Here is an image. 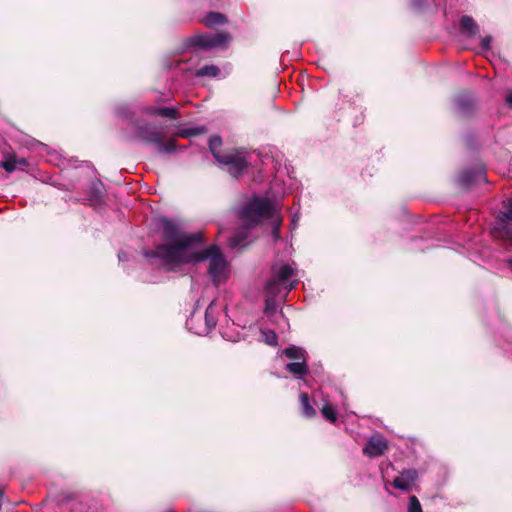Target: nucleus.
I'll return each mask as SVG.
<instances>
[{
	"mask_svg": "<svg viewBox=\"0 0 512 512\" xmlns=\"http://www.w3.org/2000/svg\"><path fill=\"white\" fill-rule=\"evenodd\" d=\"M222 146V139L219 136H212L209 139V149L213 155V157L218 160L223 154L220 151V147Z\"/></svg>",
	"mask_w": 512,
	"mask_h": 512,
	"instance_id": "nucleus-15",
	"label": "nucleus"
},
{
	"mask_svg": "<svg viewBox=\"0 0 512 512\" xmlns=\"http://www.w3.org/2000/svg\"><path fill=\"white\" fill-rule=\"evenodd\" d=\"M274 310H275V304H274V302H273L272 300H269V299H268V300L266 301L265 312H266V313H270V312H272V311H274Z\"/></svg>",
	"mask_w": 512,
	"mask_h": 512,
	"instance_id": "nucleus-27",
	"label": "nucleus"
},
{
	"mask_svg": "<svg viewBox=\"0 0 512 512\" xmlns=\"http://www.w3.org/2000/svg\"><path fill=\"white\" fill-rule=\"evenodd\" d=\"M506 102L512 108V93L506 97Z\"/></svg>",
	"mask_w": 512,
	"mask_h": 512,
	"instance_id": "nucleus-28",
	"label": "nucleus"
},
{
	"mask_svg": "<svg viewBox=\"0 0 512 512\" xmlns=\"http://www.w3.org/2000/svg\"><path fill=\"white\" fill-rule=\"evenodd\" d=\"M163 241L154 251H146L147 258L157 257L168 271H174L183 264L208 261V273L215 285L226 281L229 276L228 263L216 245L200 249L202 234L186 233L176 223L161 220Z\"/></svg>",
	"mask_w": 512,
	"mask_h": 512,
	"instance_id": "nucleus-1",
	"label": "nucleus"
},
{
	"mask_svg": "<svg viewBox=\"0 0 512 512\" xmlns=\"http://www.w3.org/2000/svg\"><path fill=\"white\" fill-rule=\"evenodd\" d=\"M283 354L290 358L294 359L296 361H306V352L304 349L297 347V346H291L283 350Z\"/></svg>",
	"mask_w": 512,
	"mask_h": 512,
	"instance_id": "nucleus-13",
	"label": "nucleus"
},
{
	"mask_svg": "<svg viewBox=\"0 0 512 512\" xmlns=\"http://www.w3.org/2000/svg\"><path fill=\"white\" fill-rule=\"evenodd\" d=\"M503 208L504 210L500 212L497 218L493 235L495 237L508 238L512 242V233L507 231L505 227L508 222H512V198L504 202Z\"/></svg>",
	"mask_w": 512,
	"mask_h": 512,
	"instance_id": "nucleus-7",
	"label": "nucleus"
},
{
	"mask_svg": "<svg viewBox=\"0 0 512 512\" xmlns=\"http://www.w3.org/2000/svg\"><path fill=\"white\" fill-rule=\"evenodd\" d=\"M491 40L492 38L490 36L484 37L481 42L482 47L486 50L490 49Z\"/></svg>",
	"mask_w": 512,
	"mask_h": 512,
	"instance_id": "nucleus-26",
	"label": "nucleus"
},
{
	"mask_svg": "<svg viewBox=\"0 0 512 512\" xmlns=\"http://www.w3.org/2000/svg\"><path fill=\"white\" fill-rule=\"evenodd\" d=\"M216 323L214 301H212L207 307L203 318L200 314L193 312L186 325L194 334L206 335L215 328Z\"/></svg>",
	"mask_w": 512,
	"mask_h": 512,
	"instance_id": "nucleus-4",
	"label": "nucleus"
},
{
	"mask_svg": "<svg viewBox=\"0 0 512 512\" xmlns=\"http://www.w3.org/2000/svg\"><path fill=\"white\" fill-rule=\"evenodd\" d=\"M408 512H422L420 502L416 496L410 497Z\"/></svg>",
	"mask_w": 512,
	"mask_h": 512,
	"instance_id": "nucleus-21",
	"label": "nucleus"
},
{
	"mask_svg": "<svg viewBox=\"0 0 512 512\" xmlns=\"http://www.w3.org/2000/svg\"><path fill=\"white\" fill-rule=\"evenodd\" d=\"M0 166L8 173L24 170L28 162L23 157H18L15 153H5Z\"/></svg>",
	"mask_w": 512,
	"mask_h": 512,
	"instance_id": "nucleus-10",
	"label": "nucleus"
},
{
	"mask_svg": "<svg viewBox=\"0 0 512 512\" xmlns=\"http://www.w3.org/2000/svg\"><path fill=\"white\" fill-rule=\"evenodd\" d=\"M263 335L265 337L266 343L269 345H276L277 344V335L272 330L263 331Z\"/></svg>",
	"mask_w": 512,
	"mask_h": 512,
	"instance_id": "nucleus-22",
	"label": "nucleus"
},
{
	"mask_svg": "<svg viewBox=\"0 0 512 512\" xmlns=\"http://www.w3.org/2000/svg\"><path fill=\"white\" fill-rule=\"evenodd\" d=\"M286 370L294 376H302L308 373V365L306 361H295L286 365Z\"/></svg>",
	"mask_w": 512,
	"mask_h": 512,
	"instance_id": "nucleus-11",
	"label": "nucleus"
},
{
	"mask_svg": "<svg viewBox=\"0 0 512 512\" xmlns=\"http://www.w3.org/2000/svg\"><path fill=\"white\" fill-rule=\"evenodd\" d=\"M295 274L296 269L292 264H275L272 268V278L266 284V290L270 294L276 293L279 286H284L287 291L292 290L296 281H289Z\"/></svg>",
	"mask_w": 512,
	"mask_h": 512,
	"instance_id": "nucleus-3",
	"label": "nucleus"
},
{
	"mask_svg": "<svg viewBox=\"0 0 512 512\" xmlns=\"http://www.w3.org/2000/svg\"><path fill=\"white\" fill-rule=\"evenodd\" d=\"M393 486L397 489L408 491L411 484L408 483L403 476H400L394 479Z\"/></svg>",
	"mask_w": 512,
	"mask_h": 512,
	"instance_id": "nucleus-20",
	"label": "nucleus"
},
{
	"mask_svg": "<svg viewBox=\"0 0 512 512\" xmlns=\"http://www.w3.org/2000/svg\"><path fill=\"white\" fill-rule=\"evenodd\" d=\"M321 413L324 416L325 419H327L330 422H335L337 419V413L335 409L329 404L326 403L323 405L321 409Z\"/></svg>",
	"mask_w": 512,
	"mask_h": 512,
	"instance_id": "nucleus-19",
	"label": "nucleus"
},
{
	"mask_svg": "<svg viewBox=\"0 0 512 512\" xmlns=\"http://www.w3.org/2000/svg\"><path fill=\"white\" fill-rule=\"evenodd\" d=\"M217 162L221 165L228 166V172L235 177L240 175L248 164L246 152L240 149L223 153Z\"/></svg>",
	"mask_w": 512,
	"mask_h": 512,
	"instance_id": "nucleus-5",
	"label": "nucleus"
},
{
	"mask_svg": "<svg viewBox=\"0 0 512 512\" xmlns=\"http://www.w3.org/2000/svg\"><path fill=\"white\" fill-rule=\"evenodd\" d=\"M153 115H158L161 117L176 119L178 117L177 110L173 107H163L158 108L150 111Z\"/></svg>",
	"mask_w": 512,
	"mask_h": 512,
	"instance_id": "nucleus-18",
	"label": "nucleus"
},
{
	"mask_svg": "<svg viewBox=\"0 0 512 512\" xmlns=\"http://www.w3.org/2000/svg\"><path fill=\"white\" fill-rule=\"evenodd\" d=\"M461 27L463 30L467 31L470 36H473L478 32L476 22L469 16H464L461 19Z\"/></svg>",
	"mask_w": 512,
	"mask_h": 512,
	"instance_id": "nucleus-16",
	"label": "nucleus"
},
{
	"mask_svg": "<svg viewBox=\"0 0 512 512\" xmlns=\"http://www.w3.org/2000/svg\"><path fill=\"white\" fill-rule=\"evenodd\" d=\"M387 448L388 443L382 436L373 435L363 448V453L369 457H376L382 455Z\"/></svg>",
	"mask_w": 512,
	"mask_h": 512,
	"instance_id": "nucleus-9",
	"label": "nucleus"
},
{
	"mask_svg": "<svg viewBox=\"0 0 512 512\" xmlns=\"http://www.w3.org/2000/svg\"><path fill=\"white\" fill-rule=\"evenodd\" d=\"M239 217L245 225L229 240L231 248L245 246L248 239V229L258 225L262 219L273 218L274 225L272 236L274 240H278L279 228L281 225V217L279 216V209L276 203L270 201L265 197H253L246 205L239 211Z\"/></svg>",
	"mask_w": 512,
	"mask_h": 512,
	"instance_id": "nucleus-2",
	"label": "nucleus"
},
{
	"mask_svg": "<svg viewBox=\"0 0 512 512\" xmlns=\"http://www.w3.org/2000/svg\"><path fill=\"white\" fill-rule=\"evenodd\" d=\"M33 149H34V152L42 153L43 151L46 150V145L34 140Z\"/></svg>",
	"mask_w": 512,
	"mask_h": 512,
	"instance_id": "nucleus-25",
	"label": "nucleus"
},
{
	"mask_svg": "<svg viewBox=\"0 0 512 512\" xmlns=\"http://www.w3.org/2000/svg\"><path fill=\"white\" fill-rule=\"evenodd\" d=\"M193 44L202 49H211L214 47L225 46L229 41V37L227 34L219 33V34H204L195 36L193 39Z\"/></svg>",
	"mask_w": 512,
	"mask_h": 512,
	"instance_id": "nucleus-8",
	"label": "nucleus"
},
{
	"mask_svg": "<svg viewBox=\"0 0 512 512\" xmlns=\"http://www.w3.org/2000/svg\"><path fill=\"white\" fill-rule=\"evenodd\" d=\"M137 136L148 143L157 144L159 152H172L174 150V141L171 140L168 144L163 143L161 134L148 124L138 127Z\"/></svg>",
	"mask_w": 512,
	"mask_h": 512,
	"instance_id": "nucleus-6",
	"label": "nucleus"
},
{
	"mask_svg": "<svg viewBox=\"0 0 512 512\" xmlns=\"http://www.w3.org/2000/svg\"><path fill=\"white\" fill-rule=\"evenodd\" d=\"M401 476H403L408 483L412 484L417 479L418 474L416 470L410 469L402 472Z\"/></svg>",
	"mask_w": 512,
	"mask_h": 512,
	"instance_id": "nucleus-23",
	"label": "nucleus"
},
{
	"mask_svg": "<svg viewBox=\"0 0 512 512\" xmlns=\"http://www.w3.org/2000/svg\"><path fill=\"white\" fill-rule=\"evenodd\" d=\"M202 22L208 27H214L222 25L226 22L224 15L218 12H209L202 20Z\"/></svg>",
	"mask_w": 512,
	"mask_h": 512,
	"instance_id": "nucleus-12",
	"label": "nucleus"
},
{
	"mask_svg": "<svg viewBox=\"0 0 512 512\" xmlns=\"http://www.w3.org/2000/svg\"><path fill=\"white\" fill-rule=\"evenodd\" d=\"M508 266L510 269H512V260H508Z\"/></svg>",
	"mask_w": 512,
	"mask_h": 512,
	"instance_id": "nucleus-29",
	"label": "nucleus"
},
{
	"mask_svg": "<svg viewBox=\"0 0 512 512\" xmlns=\"http://www.w3.org/2000/svg\"><path fill=\"white\" fill-rule=\"evenodd\" d=\"M219 74L220 69L216 65H205L196 72L199 77H217Z\"/></svg>",
	"mask_w": 512,
	"mask_h": 512,
	"instance_id": "nucleus-17",
	"label": "nucleus"
},
{
	"mask_svg": "<svg viewBox=\"0 0 512 512\" xmlns=\"http://www.w3.org/2000/svg\"><path fill=\"white\" fill-rule=\"evenodd\" d=\"M302 412L306 417H313L316 414L314 408L310 405L307 393H301L299 396Z\"/></svg>",
	"mask_w": 512,
	"mask_h": 512,
	"instance_id": "nucleus-14",
	"label": "nucleus"
},
{
	"mask_svg": "<svg viewBox=\"0 0 512 512\" xmlns=\"http://www.w3.org/2000/svg\"><path fill=\"white\" fill-rule=\"evenodd\" d=\"M201 132H204V128L203 127L195 128V129H190V130H185L181 134L183 136H192V135L199 134Z\"/></svg>",
	"mask_w": 512,
	"mask_h": 512,
	"instance_id": "nucleus-24",
	"label": "nucleus"
}]
</instances>
